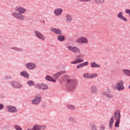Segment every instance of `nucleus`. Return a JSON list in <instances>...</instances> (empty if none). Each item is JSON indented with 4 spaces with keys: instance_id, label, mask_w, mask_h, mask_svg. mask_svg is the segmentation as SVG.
I'll return each mask as SVG.
<instances>
[{
    "instance_id": "1a4fd4ad",
    "label": "nucleus",
    "mask_w": 130,
    "mask_h": 130,
    "mask_svg": "<svg viewBox=\"0 0 130 130\" xmlns=\"http://www.w3.org/2000/svg\"><path fill=\"white\" fill-rule=\"evenodd\" d=\"M117 17L119 18V19H120V20L124 21V22H127V19H126V18L123 16V12L121 11L118 14Z\"/></svg>"
},
{
    "instance_id": "dca6fc26",
    "label": "nucleus",
    "mask_w": 130,
    "mask_h": 130,
    "mask_svg": "<svg viewBox=\"0 0 130 130\" xmlns=\"http://www.w3.org/2000/svg\"><path fill=\"white\" fill-rule=\"evenodd\" d=\"M62 9H57L55 10L54 13L56 16H60L62 13Z\"/></svg>"
},
{
    "instance_id": "c85d7f7f",
    "label": "nucleus",
    "mask_w": 130,
    "mask_h": 130,
    "mask_svg": "<svg viewBox=\"0 0 130 130\" xmlns=\"http://www.w3.org/2000/svg\"><path fill=\"white\" fill-rule=\"evenodd\" d=\"M67 108H68L69 109H70V110H75L76 107L72 105H68L67 106Z\"/></svg>"
},
{
    "instance_id": "de8ad7c7",
    "label": "nucleus",
    "mask_w": 130,
    "mask_h": 130,
    "mask_svg": "<svg viewBox=\"0 0 130 130\" xmlns=\"http://www.w3.org/2000/svg\"><path fill=\"white\" fill-rule=\"evenodd\" d=\"M128 88H129V89H130V85L129 86Z\"/></svg>"
},
{
    "instance_id": "f257e3e1",
    "label": "nucleus",
    "mask_w": 130,
    "mask_h": 130,
    "mask_svg": "<svg viewBox=\"0 0 130 130\" xmlns=\"http://www.w3.org/2000/svg\"><path fill=\"white\" fill-rule=\"evenodd\" d=\"M15 12H18V13L13 12L12 13V16L18 20L23 21V20L25 19V17L22 14L26 13V12H27V9L22 7H17L15 8Z\"/></svg>"
},
{
    "instance_id": "cd10ccee",
    "label": "nucleus",
    "mask_w": 130,
    "mask_h": 130,
    "mask_svg": "<svg viewBox=\"0 0 130 130\" xmlns=\"http://www.w3.org/2000/svg\"><path fill=\"white\" fill-rule=\"evenodd\" d=\"M95 4H105V0H94Z\"/></svg>"
},
{
    "instance_id": "5701e85b",
    "label": "nucleus",
    "mask_w": 130,
    "mask_h": 130,
    "mask_svg": "<svg viewBox=\"0 0 130 130\" xmlns=\"http://www.w3.org/2000/svg\"><path fill=\"white\" fill-rule=\"evenodd\" d=\"M114 121V117H111L110 120L109 125V127L110 129H112V124Z\"/></svg>"
},
{
    "instance_id": "4be33fe9",
    "label": "nucleus",
    "mask_w": 130,
    "mask_h": 130,
    "mask_svg": "<svg viewBox=\"0 0 130 130\" xmlns=\"http://www.w3.org/2000/svg\"><path fill=\"white\" fill-rule=\"evenodd\" d=\"M91 68H101V66L99 64L96 63V62L93 61L90 63Z\"/></svg>"
},
{
    "instance_id": "6ab92c4d",
    "label": "nucleus",
    "mask_w": 130,
    "mask_h": 130,
    "mask_svg": "<svg viewBox=\"0 0 130 130\" xmlns=\"http://www.w3.org/2000/svg\"><path fill=\"white\" fill-rule=\"evenodd\" d=\"M51 30L55 34H57L58 35H61V30L60 29L57 28H51Z\"/></svg>"
},
{
    "instance_id": "ea45409f",
    "label": "nucleus",
    "mask_w": 130,
    "mask_h": 130,
    "mask_svg": "<svg viewBox=\"0 0 130 130\" xmlns=\"http://www.w3.org/2000/svg\"><path fill=\"white\" fill-rule=\"evenodd\" d=\"M99 128L100 130H105V126H104V125H101L99 127Z\"/></svg>"
},
{
    "instance_id": "39448f33",
    "label": "nucleus",
    "mask_w": 130,
    "mask_h": 130,
    "mask_svg": "<svg viewBox=\"0 0 130 130\" xmlns=\"http://www.w3.org/2000/svg\"><path fill=\"white\" fill-rule=\"evenodd\" d=\"M68 49L69 50H70V51L74 52V53H81V49L77 47L69 46Z\"/></svg>"
},
{
    "instance_id": "a19ab883",
    "label": "nucleus",
    "mask_w": 130,
    "mask_h": 130,
    "mask_svg": "<svg viewBox=\"0 0 130 130\" xmlns=\"http://www.w3.org/2000/svg\"><path fill=\"white\" fill-rule=\"evenodd\" d=\"M125 12L126 14H128L129 17H130V10L129 9H125Z\"/></svg>"
},
{
    "instance_id": "2eb2a0df",
    "label": "nucleus",
    "mask_w": 130,
    "mask_h": 130,
    "mask_svg": "<svg viewBox=\"0 0 130 130\" xmlns=\"http://www.w3.org/2000/svg\"><path fill=\"white\" fill-rule=\"evenodd\" d=\"M12 85L13 88H19L22 87V85H21V84L19 83V82H17V81H13L12 83Z\"/></svg>"
},
{
    "instance_id": "49530a36",
    "label": "nucleus",
    "mask_w": 130,
    "mask_h": 130,
    "mask_svg": "<svg viewBox=\"0 0 130 130\" xmlns=\"http://www.w3.org/2000/svg\"><path fill=\"white\" fill-rule=\"evenodd\" d=\"M27 130H32V129H27Z\"/></svg>"
},
{
    "instance_id": "f8f14e48",
    "label": "nucleus",
    "mask_w": 130,
    "mask_h": 130,
    "mask_svg": "<svg viewBox=\"0 0 130 130\" xmlns=\"http://www.w3.org/2000/svg\"><path fill=\"white\" fill-rule=\"evenodd\" d=\"M66 73H67L66 71H60L59 72H57V73L55 74L53 77L54 78V80H55V81H56V80H57L58 78H59V76H60V75H62V74H66Z\"/></svg>"
},
{
    "instance_id": "473e14b6",
    "label": "nucleus",
    "mask_w": 130,
    "mask_h": 130,
    "mask_svg": "<svg viewBox=\"0 0 130 130\" xmlns=\"http://www.w3.org/2000/svg\"><path fill=\"white\" fill-rule=\"evenodd\" d=\"M123 73H124L125 75L128 76L130 77V70H123Z\"/></svg>"
},
{
    "instance_id": "72a5a7b5",
    "label": "nucleus",
    "mask_w": 130,
    "mask_h": 130,
    "mask_svg": "<svg viewBox=\"0 0 130 130\" xmlns=\"http://www.w3.org/2000/svg\"><path fill=\"white\" fill-rule=\"evenodd\" d=\"M90 127L92 130H97V126L95 124H90Z\"/></svg>"
},
{
    "instance_id": "9b49d317",
    "label": "nucleus",
    "mask_w": 130,
    "mask_h": 130,
    "mask_svg": "<svg viewBox=\"0 0 130 130\" xmlns=\"http://www.w3.org/2000/svg\"><path fill=\"white\" fill-rule=\"evenodd\" d=\"M7 110L9 112H12L14 113L15 112H17V110L16 107L12 106H7Z\"/></svg>"
},
{
    "instance_id": "412c9836",
    "label": "nucleus",
    "mask_w": 130,
    "mask_h": 130,
    "mask_svg": "<svg viewBox=\"0 0 130 130\" xmlns=\"http://www.w3.org/2000/svg\"><path fill=\"white\" fill-rule=\"evenodd\" d=\"M103 95L104 96H106L108 99H112L113 98V95L108 93L107 92H103Z\"/></svg>"
},
{
    "instance_id": "423d86ee",
    "label": "nucleus",
    "mask_w": 130,
    "mask_h": 130,
    "mask_svg": "<svg viewBox=\"0 0 130 130\" xmlns=\"http://www.w3.org/2000/svg\"><path fill=\"white\" fill-rule=\"evenodd\" d=\"M123 81H119L115 85V87L116 88V89H117V90H118V91H120L121 90H123V89H124V86H123Z\"/></svg>"
},
{
    "instance_id": "7ed1b4c3",
    "label": "nucleus",
    "mask_w": 130,
    "mask_h": 130,
    "mask_svg": "<svg viewBox=\"0 0 130 130\" xmlns=\"http://www.w3.org/2000/svg\"><path fill=\"white\" fill-rule=\"evenodd\" d=\"M114 117L117 120L115 124V127H119V123L120 122V118H121L120 112L118 110L116 111L114 114Z\"/></svg>"
},
{
    "instance_id": "393cba45",
    "label": "nucleus",
    "mask_w": 130,
    "mask_h": 130,
    "mask_svg": "<svg viewBox=\"0 0 130 130\" xmlns=\"http://www.w3.org/2000/svg\"><path fill=\"white\" fill-rule=\"evenodd\" d=\"M46 80L50 81V82H53V83H55L56 82V80L53 79V78H52L50 76H47L46 77Z\"/></svg>"
},
{
    "instance_id": "e433bc0d",
    "label": "nucleus",
    "mask_w": 130,
    "mask_h": 130,
    "mask_svg": "<svg viewBox=\"0 0 130 130\" xmlns=\"http://www.w3.org/2000/svg\"><path fill=\"white\" fill-rule=\"evenodd\" d=\"M14 128L16 130H22V128H21V127H20V126L15 125H14Z\"/></svg>"
},
{
    "instance_id": "79ce46f5",
    "label": "nucleus",
    "mask_w": 130,
    "mask_h": 130,
    "mask_svg": "<svg viewBox=\"0 0 130 130\" xmlns=\"http://www.w3.org/2000/svg\"><path fill=\"white\" fill-rule=\"evenodd\" d=\"M46 127H47L45 125H41V129H45Z\"/></svg>"
},
{
    "instance_id": "f704fd0d",
    "label": "nucleus",
    "mask_w": 130,
    "mask_h": 130,
    "mask_svg": "<svg viewBox=\"0 0 130 130\" xmlns=\"http://www.w3.org/2000/svg\"><path fill=\"white\" fill-rule=\"evenodd\" d=\"M12 49H14V50H17V51H21V52L23 51V49L22 48L13 47V48H12Z\"/></svg>"
},
{
    "instance_id": "c03bdc74",
    "label": "nucleus",
    "mask_w": 130,
    "mask_h": 130,
    "mask_svg": "<svg viewBox=\"0 0 130 130\" xmlns=\"http://www.w3.org/2000/svg\"><path fill=\"white\" fill-rule=\"evenodd\" d=\"M80 56H81V57H84V55H80Z\"/></svg>"
},
{
    "instance_id": "ddd939ff",
    "label": "nucleus",
    "mask_w": 130,
    "mask_h": 130,
    "mask_svg": "<svg viewBox=\"0 0 130 130\" xmlns=\"http://www.w3.org/2000/svg\"><path fill=\"white\" fill-rule=\"evenodd\" d=\"M90 92L92 94H97L98 93V88L95 85H92L90 87Z\"/></svg>"
},
{
    "instance_id": "c9c22d12",
    "label": "nucleus",
    "mask_w": 130,
    "mask_h": 130,
    "mask_svg": "<svg viewBox=\"0 0 130 130\" xmlns=\"http://www.w3.org/2000/svg\"><path fill=\"white\" fill-rule=\"evenodd\" d=\"M80 3H90L92 0H78Z\"/></svg>"
},
{
    "instance_id": "0eeeda50",
    "label": "nucleus",
    "mask_w": 130,
    "mask_h": 130,
    "mask_svg": "<svg viewBox=\"0 0 130 130\" xmlns=\"http://www.w3.org/2000/svg\"><path fill=\"white\" fill-rule=\"evenodd\" d=\"M35 33L36 37H37V38H39V39H40L43 41H45V40H46V38H45V37L43 36V35L41 34L40 31H35Z\"/></svg>"
},
{
    "instance_id": "a211bd4d",
    "label": "nucleus",
    "mask_w": 130,
    "mask_h": 130,
    "mask_svg": "<svg viewBox=\"0 0 130 130\" xmlns=\"http://www.w3.org/2000/svg\"><path fill=\"white\" fill-rule=\"evenodd\" d=\"M84 62V59L78 58L74 61H71V63H72V64H76V63H80V62Z\"/></svg>"
},
{
    "instance_id": "20e7f679",
    "label": "nucleus",
    "mask_w": 130,
    "mask_h": 130,
    "mask_svg": "<svg viewBox=\"0 0 130 130\" xmlns=\"http://www.w3.org/2000/svg\"><path fill=\"white\" fill-rule=\"evenodd\" d=\"M76 42L78 44H88L89 43V40L86 37H81L77 39Z\"/></svg>"
},
{
    "instance_id": "4c0bfd02",
    "label": "nucleus",
    "mask_w": 130,
    "mask_h": 130,
    "mask_svg": "<svg viewBox=\"0 0 130 130\" xmlns=\"http://www.w3.org/2000/svg\"><path fill=\"white\" fill-rule=\"evenodd\" d=\"M68 79H69V76L67 75H64V76L62 77V80L63 81H67V80H68Z\"/></svg>"
},
{
    "instance_id": "58836bf2",
    "label": "nucleus",
    "mask_w": 130,
    "mask_h": 130,
    "mask_svg": "<svg viewBox=\"0 0 130 130\" xmlns=\"http://www.w3.org/2000/svg\"><path fill=\"white\" fill-rule=\"evenodd\" d=\"M27 84L29 86H34V82H33L32 81H30L27 82Z\"/></svg>"
},
{
    "instance_id": "9d476101",
    "label": "nucleus",
    "mask_w": 130,
    "mask_h": 130,
    "mask_svg": "<svg viewBox=\"0 0 130 130\" xmlns=\"http://www.w3.org/2000/svg\"><path fill=\"white\" fill-rule=\"evenodd\" d=\"M36 87L38 89H42L43 90H47V89H48V85L44 84L43 83L37 84L36 85Z\"/></svg>"
},
{
    "instance_id": "6e6552de",
    "label": "nucleus",
    "mask_w": 130,
    "mask_h": 130,
    "mask_svg": "<svg viewBox=\"0 0 130 130\" xmlns=\"http://www.w3.org/2000/svg\"><path fill=\"white\" fill-rule=\"evenodd\" d=\"M40 101H41V97L38 95L32 101V103L35 105H37L40 103Z\"/></svg>"
},
{
    "instance_id": "37998d69",
    "label": "nucleus",
    "mask_w": 130,
    "mask_h": 130,
    "mask_svg": "<svg viewBox=\"0 0 130 130\" xmlns=\"http://www.w3.org/2000/svg\"><path fill=\"white\" fill-rule=\"evenodd\" d=\"M4 108V105L2 104H0V110L3 109Z\"/></svg>"
},
{
    "instance_id": "c756f323",
    "label": "nucleus",
    "mask_w": 130,
    "mask_h": 130,
    "mask_svg": "<svg viewBox=\"0 0 130 130\" xmlns=\"http://www.w3.org/2000/svg\"><path fill=\"white\" fill-rule=\"evenodd\" d=\"M57 38L59 41H63L64 40V36H58Z\"/></svg>"
},
{
    "instance_id": "f3484780",
    "label": "nucleus",
    "mask_w": 130,
    "mask_h": 130,
    "mask_svg": "<svg viewBox=\"0 0 130 130\" xmlns=\"http://www.w3.org/2000/svg\"><path fill=\"white\" fill-rule=\"evenodd\" d=\"M26 67L29 70H34L36 68V65L33 63H28L26 64Z\"/></svg>"
},
{
    "instance_id": "a878e982",
    "label": "nucleus",
    "mask_w": 130,
    "mask_h": 130,
    "mask_svg": "<svg viewBox=\"0 0 130 130\" xmlns=\"http://www.w3.org/2000/svg\"><path fill=\"white\" fill-rule=\"evenodd\" d=\"M21 76H22L23 77H24V78H27L28 79V78H29V74H28V73L23 71L22 72H21L20 73Z\"/></svg>"
},
{
    "instance_id": "09e8293b",
    "label": "nucleus",
    "mask_w": 130,
    "mask_h": 130,
    "mask_svg": "<svg viewBox=\"0 0 130 130\" xmlns=\"http://www.w3.org/2000/svg\"><path fill=\"white\" fill-rule=\"evenodd\" d=\"M43 22L44 23V20H43Z\"/></svg>"
},
{
    "instance_id": "2f4dec72",
    "label": "nucleus",
    "mask_w": 130,
    "mask_h": 130,
    "mask_svg": "<svg viewBox=\"0 0 130 130\" xmlns=\"http://www.w3.org/2000/svg\"><path fill=\"white\" fill-rule=\"evenodd\" d=\"M97 77H98V74L97 73L90 74V79H94Z\"/></svg>"
},
{
    "instance_id": "a18cd8bd",
    "label": "nucleus",
    "mask_w": 130,
    "mask_h": 130,
    "mask_svg": "<svg viewBox=\"0 0 130 130\" xmlns=\"http://www.w3.org/2000/svg\"><path fill=\"white\" fill-rule=\"evenodd\" d=\"M8 79H11V77L9 76Z\"/></svg>"
},
{
    "instance_id": "bb28decb",
    "label": "nucleus",
    "mask_w": 130,
    "mask_h": 130,
    "mask_svg": "<svg viewBox=\"0 0 130 130\" xmlns=\"http://www.w3.org/2000/svg\"><path fill=\"white\" fill-rule=\"evenodd\" d=\"M83 77L85 79H91V74L90 73H84Z\"/></svg>"
},
{
    "instance_id": "b1692460",
    "label": "nucleus",
    "mask_w": 130,
    "mask_h": 130,
    "mask_svg": "<svg viewBox=\"0 0 130 130\" xmlns=\"http://www.w3.org/2000/svg\"><path fill=\"white\" fill-rule=\"evenodd\" d=\"M31 130H41V125L36 124L32 128Z\"/></svg>"
},
{
    "instance_id": "f03ea898",
    "label": "nucleus",
    "mask_w": 130,
    "mask_h": 130,
    "mask_svg": "<svg viewBox=\"0 0 130 130\" xmlns=\"http://www.w3.org/2000/svg\"><path fill=\"white\" fill-rule=\"evenodd\" d=\"M67 83L68 85V89L71 92H73V91L77 88V85H78L77 80L75 79H68Z\"/></svg>"
},
{
    "instance_id": "7c9ffc66",
    "label": "nucleus",
    "mask_w": 130,
    "mask_h": 130,
    "mask_svg": "<svg viewBox=\"0 0 130 130\" xmlns=\"http://www.w3.org/2000/svg\"><path fill=\"white\" fill-rule=\"evenodd\" d=\"M69 121L72 123H77V120L73 117L69 118Z\"/></svg>"
},
{
    "instance_id": "4468645a",
    "label": "nucleus",
    "mask_w": 130,
    "mask_h": 130,
    "mask_svg": "<svg viewBox=\"0 0 130 130\" xmlns=\"http://www.w3.org/2000/svg\"><path fill=\"white\" fill-rule=\"evenodd\" d=\"M65 21L66 23H71L73 21V17L70 14H67L66 15Z\"/></svg>"
},
{
    "instance_id": "aec40b11",
    "label": "nucleus",
    "mask_w": 130,
    "mask_h": 130,
    "mask_svg": "<svg viewBox=\"0 0 130 130\" xmlns=\"http://www.w3.org/2000/svg\"><path fill=\"white\" fill-rule=\"evenodd\" d=\"M88 64H89V62L88 61L79 63L77 66V69H80L81 68H83V67H85V66H88Z\"/></svg>"
}]
</instances>
